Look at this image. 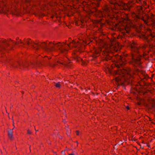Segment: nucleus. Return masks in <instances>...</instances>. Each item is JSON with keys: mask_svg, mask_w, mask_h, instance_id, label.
Returning a JSON list of instances; mask_svg holds the SVG:
<instances>
[{"mask_svg": "<svg viewBox=\"0 0 155 155\" xmlns=\"http://www.w3.org/2000/svg\"><path fill=\"white\" fill-rule=\"evenodd\" d=\"M57 47L58 48V50L60 52L63 53L67 51V50L63 48L64 46L62 45H57Z\"/></svg>", "mask_w": 155, "mask_h": 155, "instance_id": "obj_3", "label": "nucleus"}, {"mask_svg": "<svg viewBox=\"0 0 155 155\" xmlns=\"http://www.w3.org/2000/svg\"><path fill=\"white\" fill-rule=\"evenodd\" d=\"M13 129H10L8 131V135L9 138L11 140H12L13 137Z\"/></svg>", "mask_w": 155, "mask_h": 155, "instance_id": "obj_5", "label": "nucleus"}, {"mask_svg": "<svg viewBox=\"0 0 155 155\" xmlns=\"http://www.w3.org/2000/svg\"><path fill=\"white\" fill-rule=\"evenodd\" d=\"M119 143L120 144V143H122V142H120Z\"/></svg>", "mask_w": 155, "mask_h": 155, "instance_id": "obj_29", "label": "nucleus"}, {"mask_svg": "<svg viewBox=\"0 0 155 155\" xmlns=\"http://www.w3.org/2000/svg\"><path fill=\"white\" fill-rule=\"evenodd\" d=\"M54 45H56V44H54V43H53V44Z\"/></svg>", "mask_w": 155, "mask_h": 155, "instance_id": "obj_27", "label": "nucleus"}, {"mask_svg": "<svg viewBox=\"0 0 155 155\" xmlns=\"http://www.w3.org/2000/svg\"><path fill=\"white\" fill-rule=\"evenodd\" d=\"M15 44H17L16 42H15Z\"/></svg>", "mask_w": 155, "mask_h": 155, "instance_id": "obj_30", "label": "nucleus"}, {"mask_svg": "<svg viewBox=\"0 0 155 155\" xmlns=\"http://www.w3.org/2000/svg\"><path fill=\"white\" fill-rule=\"evenodd\" d=\"M155 105H154V104H153V107H154V106H155Z\"/></svg>", "mask_w": 155, "mask_h": 155, "instance_id": "obj_28", "label": "nucleus"}, {"mask_svg": "<svg viewBox=\"0 0 155 155\" xmlns=\"http://www.w3.org/2000/svg\"><path fill=\"white\" fill-rule=\"evenodd\" d=\"M57 135L58 136V137L59 139H61L62 138V137L60 135L58 134H57Z\"/></svg>", "mask_w": 155, "mask_h": 155, "instance_id": "obj_16", "label": "nucleus"}, {"mask_svg": "<svg viewBox=\"0 0 155 155\" xmlns=\"http://www.w3.org/2000/svg\"><path fill=\"white\" fill-rule=\"evenodd\" d=\"M76 134L77 135H79V131L78 130L76 131Z\"/></svg>", "mask_w": 155, "mask_h": 155, "instance_id": "obj_18", "label": "nucleus"}, {"mask_svg": "<svg viewBox=\"0 0 155 155\" xmlns=\"http://www.w3.org/2000/svg\"><path fill=\"white\" fill-rule=\"evenodd\" d=\"M55 86L57 87H60V85L59 84V82L55 83Z\"/></svg>", "mask_w": 155, "mask_h": 155, "instance_id": "obj_12", "label": "nucleus"}, {"mask_svg": "<svg viewBox=\"0 0 155 155\" xmlns=\"http://www.w3.org/2000/svg\"><path fill=\"white\" fill-rule=\"evenodd\" d=\"M133 16L134 15L135 16V17L137 18V19H140L143 20L145 23H147V21L146 20H145L144 19V18L143 17H140V16H139L138 15L135 14V13H134L133 14Z\"/></svg>", "mask_w": 155, "mask_h": 155, "instance_id": "obj_6", "label": "nucleus"}, {"mask_svg": "<svg viewBox=\"0 0 155 155\" xmlns=\"http://www.w3.org/2000/svg\"><path fill=\"white\" fill-rule=\"evenodd\" d=\"M101 0H99V1H101Z\"/></svg>", "mask_w": 155, "mask_h": 155, "instance_id": "obj_31", "label": "nucleus"}, {"mask_svg": "<svg viewBox=\"0 0 155 155\" xmlns=\"http://www.w3.org/2000/svg\"><path fill=\"white\" fill-rule=\"evenodd\" d=\"M73 46L74 47V48H76L78 47L77 45H76V44L75 43V42H74V44Z\"/></svg>", "mask_w": 155, "mask_h": 155, "instance_id": "obj_15", "label": "nucleus"}, {"mask_svg": "<svg viewBox=\"0 0 155 155\" xmlns=\"http://www.w3.org/2000/svg\"><path fill=\"white\" fill-rule=\"evenodd\" d=\"M69 155H74V153H72L69 154Z\"/></svg>", "mask_w": 155, "mask_h": 155, "instance_id": "obj_21", "label": "nucleus"}, {"mask_svg": "<svg viewBox=\"0 0 155 155\" xmlns=\"http://www.w3.org/2000/svg\"><path fill=\"white\" fill-rule=\"evenodd\" d=\"M77 61L78 62H80V61H81L82 63V64H83V65H85L86 64V63H85V62L84 61L82 60V59L80 58H77Z\"/></svg>", "mask_w": 155, "mask_h": 155, "instance_id": "obj_9", "label": "nucleus"}, {"mask_svg": "<svg viewBox=\"0 0 155 155\" xmlns=\"http://www.w3.org/2000/svg\"><path fill=\"white\" fill-rule=\"evenodd\" d=\"M13 126H14V128L15 127L14 126V123L13 122Z\"/></svg>", "mask_w": 155, "mask_h": 155, "instance_id": "obj_24", "label": "nucleus"}, {"mask_svg": "<svg viewBox=\"0 0 155 155\" xmlns=\"http://www.w3.org/2000/svg\"><path fill=\"white\" fill-rule=\"evenodd\" d=\"M61 153L63 155H65V153H64V151H62Z\"/></svg>", "mask_w": 155, "mask_h": 155, "instance_id": "obj_17", "label": "nucleus"}, {"mask_svg": "<svg viewBox=\"0 0 155 155\" xmlns=\"http://www.w3.org/2000/svg\"><path fill=\"white\" fill-rule=\"evenodd\" d=\"M133 61L134 63L137 64H140L141 63L140 58L137 57L135 58L134 57H133Z\"/></svg>", "mask_w": 155, "mask_h": 155, "instance_id": "obj_4", "label": "nucleus"}, {"mask_svg": "<svg viewBox=\"0 0 155 155\" xmlns=\"http://www.w3.org/2000/svg\"><path fill=\"white\" fill-rule=\"evenodd\" d=\"M130 48H131L132 50L133 51L137 53L138 52L139 47L135 43H133L130 45Z\"/></svg>", "mask_w": 155, "mask_h": 155, "instance_id": "obj_2", "label": "nucleus"}, {"mask_svg": "<svg viewBox=\"0 0 155 155\" xmlns=\"http://www.w3.org/2000/svg\"><path fill=\"white\" fill-rule=\"evenodd\" d=\"M3 43H5L6 42V40H4V41H3Z\"/></svg>", "mask_w": 155, "mask_h": 155, "instance_id": "obj_23", "label": "nucleus"}, {"mask_svg": "<svg viewBox=\"0 0 155 155\" xmlns=\"http://www.w3.org/2000/svg\"><path fill=\"white\" fill-rule=\"evenodd\" d=\"M12 66L15 67H17V65L16 64H14Z\"/></svg>", "mask_w": 155, "mask_h": 155, "instance_id": "obj_20", "label": "nucleus"}, {"mask_svg": "<svg viewBox=\"0 0 155 155\" xmlns=\"http://www.w3.org/2000/svg\"><path fill=\"white\" fill-rule=\"evenodd\" d=\"M58 63H60L61 64L65 66L68 67H70L71 66V64H70L69 62H66V63H64L62 62H60V61H58Z\"/></svg>", "mask_w": 155, "mask_h": 155, "instance_id": "obj_7", "label": "nucleus"}, {"mask_svg": "<svg viewBox=\"0 0 155 155\" xmlns=\"http://www.w3.org/2000/svg\"><path fill=\"white\" fill-rule=\"evenodd\" d=\"M18 43H21V44L23 43V45H25V44L24 43L22 42L21 41V40H20V41H18Z\"/></svg>", "mask_w": 155, "mask_h": 155, "instance_id": "obj_19", "label": "nucleus"}, {"mask_svg": "<svg viewBox=\"0 0 155 155\" xmlns=\"http://www.w3.org/2000/svg\"><path fill=\"white\" fill-rule=\"evenodd\" d=\"M35 130L36 132H37V131H38V130H36L35 129Z\"/></svg>", "mask_w": 155, "mask_h": 155, "instance_id": "obj_25", "label": "nucleus"}, {"mask_svg": "<svg viewBox=\"0 0 155 155\" xmlns=\"http://www.w3.org/2000/svg\"><path fill=\"white\" fill-rule=\"evenodd\" d=\"M18 64L20 66H22L23 67H25L27 68L28 66L29 65V64H21L20 63H18Z\"/></svg>", "mask_w": 155, "mask_h": 155, "instance_id": "obj_10", "label": "nucleus"}, {"mask_svg": "<svg viewBox=\"0 0 155 155\" xmlns=\"http://www.w3.org/2000/svg\"><path fill=\"white\" fill-rule=\"evenodd\" d=\"M7 46H9V44L7 43L5 45H0V51L2 50H4L5 49L6 47Z\"/></svg>", "mask_w": 155, "mask_h": 155, "instance_id": "obj_8", "label": "nucleus"}, {"mask_svg": "<svg viewBox=\"0 0 155 155\" xmlns=\"http://www.w3.org/2000/svg\"><path fill=\"white\" fill-rule=\"evenodd\" d=\"M27 133L28 134H31L32 132L30 131L29 130H27Z\"/></svg>", "mask_w": 155, "mask_h": 155, "instance_id": "obj_14", "label": "nucleus"}, {"mask_svg": "<svg viewBox=\"0 0 155 155\" xmlns=\"http://www.w3.org/2000/svg\"><path fill=\"white\" fill-rule=\"evenodd\" d=\"M65 120H63V122H65Z\"/></svg>", "mask_w": 155, "mask_h": 155, "instance_id": "obj_26", "label": "nucleus"}, {"mask_svg": "<svg viewBox=\"0 0 155 155\" xmlns=\"http://www.w3.org/2000/svg\"><path fill=\"white\" fill-rule=\"evenodd\" d=\"M26 42L28 45H31L35 50H38L39 49V47L47 51H54L56 50L53 46H49L47 45L45 42H43L41 44L35 43L32 41L31 42H30L28 41H26Z\"/></svg>", "mask_w": 155, "mask_h": 155, "instance_id": "obj_1", "label": "nucleus"}, {"mask_svg": "<svg viewBox=\"0 0 155 155\" xmlns=\"http://www.w3.org/2000/svg\"><path fill=\"white\" fill-rule=\"evenodd\" d=\"M126 108L128 110L129 109V107H128V106H127L126 107Z\"/></svg>", "mask_w": 155, "mask_h": 155, "instance_id": "obj_22", "label": "nucleus"}, {"mask_svg": "<svg viewBox=\"0 0 155 155\" xmlns=\"http://www.w3.org/2000/svg\"><path fill=\"white\" fill-rule=\"evenodd\" d=\"M68 128V126L67 127V126L65 127V129L67 130V135L68 136V135H69V134H68L69 130L68 129H67V128Z\"/></svg>", "mask_w": 155, "mask_h": 155, "instance_id": "obj_13", "label": "nucleus"}, {"mask_svg": "<svg viewBox=\"0 0 155 155\" xmlns=\"http://www.w3.org/2000/svg\"><path fill=\"white\" fill-rule=\"evenodd\" d=\"M39 64H42V63H41V62L39 61L38 62H35L34 63H31V64L32 65L34 66H35L36 65H38Z\"/></svg>", "mask_w": 155, "mask_h": 155, "instance_id": "obj_11", "label": "nucleus"}]
</instances>
